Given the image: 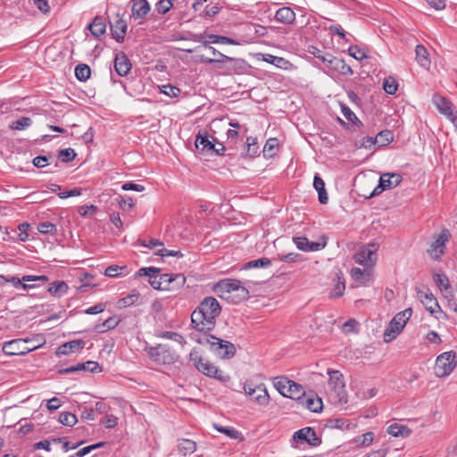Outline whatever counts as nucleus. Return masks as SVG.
Masks as SVG:
<instances>
[{
	"label": "nucleus",
	"mask_w": 457,
	"mask_h": 457,
	"mask_svg": "<svg viewBox=\"0 0 457 457\" xmlns=\"http://www.w3.org/2000/svg\"><path fill=\"white\" fill-rule=\"evenodd\" d=\"M79 371L100 372L102 369L97 361H87L83 363H78Z\"/></svg>",
	"instance_id": "de8ad7c7"
},
{
	"label": "nucleus",
	"mask_w": 457,
	"mask_h": 457,
	"mask_svg": "<svg viewBox=\"0 0 457 457\" xmlns=\"http://www.w3.org/2000/svg\"><path fill=\"white\" fill-rule=\"evenodd\" d=\"M59 421L64 426L73 427L78 422V419L75 414L63 411L60 413Z\"/></svg>",
	"instance_id": "a18cd8bd"
},
{
	"label": "nucleus",
	"mask_w": 457,
	"mask_h": 457,
	"mask_svg": "<svg viewBox=\"0 0 457 457\" xmlns=\"http://www.w3.org/2000/svg\"><path fill=\"white\" fill-rule=\"evenodd\" d=\"M201 345H209L211 350L222 359L232 358L236 353L235 345L212 335H204L196 339Z\"/></svg>",
	"instance_id": "7ed1b4c3"
},
{
	"label": "nucleus",
	"mask_w": 457,
	"mask_h": 457,
	"mask_svg": "<svg viewBox=\"0 0 457 457\" xmlns=\"http://www.w3.org/2000/svg\"><path fill=\"white\" fill-rule=\"evenodd\" d=\"M351 277L353 280L365 283L367 280H369V274L365 272V270L354 267L351 270Z\"/></svg>",
	"instance_id": "864d4df0"
},
{
	"label": "nucleus",
	"mask_w": 457,
	"mask_h": 457,
	"mask_svg": "<svg viewBox=\"0 0 457 457\" xmlns=\"http://www.w3.org/2000/svg\"><path fill=\"white\" fill-rule=\"evenodd\" d=\"M457 365V354L454 351L445 352L436 359L435 374L438 378L449 376Z\"/></svg>",
	"instance_id": "423d86ee"
},
{
	"label": "nucleus",
	"mask_w": 457,
	"mask_h": 457,
	"mask_svg": "<svg viewBox=\"0 0 457 457\" xmlns=\"http://www.w3.org/2000/svg\"><path fill=\"white\" fill-rule=\"evenodd\" d=\"M417 296L425 306L426 310H428L431 314L442 312L436 298L434 296L430 289H417Z\"/></svg>",
	"instance_id": "dca6fc26"
},
{
	"label": "nucleus",
	"mask_w": 457,
	"mask_h": 457,
	"mask_svg": "<svg viewBox=\"0 0 457 457\" xmlns=\"http://www.w3.org/2000/svg\"><path fill=\"white\" fill-rule=\"evenodd\" d=\"M412 311L411 308H407L398 312L390 321L388 327L386 328L383 339L386 343H389L396 338V337L402 332L407 321L411 318Z\"/></svg>",
	"instance_id": "39448f33"
},
{
	"label": "nucleus",
	"mask_w": 457,
	"mask_h": 457,
	"mask_svg": "<svg viewBox=\"0 0 457 457\" xmlns=\"http://www.w3.org/2000/svg\"><path fill=\"white\" fill-rule=\"evenodd\" d=\"M278 148V143L277 138H269L263 147V153L265 155L271 157L275 154Z\"/></svg>",
	"instance_id": "49530a36"
},
{
	"label": "nucleus",
	"mask_w": 457,
	"mask_h": 457,
	"mask_svg": "<svg viewBox=\"0 0 457 457\" xmlns=\"http://www.w3.org/2000/svg\"><path fill=\"white\" fill-rule=\"evenodd\" d=\"M114 69L120 76H126L131 70V62L123 52H120L116 54Z\"/></svg>",
	"instance_id": "5701e85b"
},
{
	"label": "nucleus",
	"mask_w": 457,
	"mask_h": 457,
	"mask_svg": "<svg viewBox=\"0 0 457 457\" xmlns=\"http://www.w3.org/2000/svg\"><path fill=\"white\" fill-rule=\"evenodd\" d=\"M159 337L173 340L175 342H178L181 345L186 344L184 337L177 332L165 331V332L161 333L159 335Z\"/></svg>",
	"instance_id": "4d7b16f0"
},
{
	"label": "nucleus",
	"mask_w": 457,
	"mask_h": 457,
	"mask_svg": "<svg viewBox=\"0 0 457 457\" xmlns=\"http://www.w3.org/2000/svg\"><path fill=\"white\" fill-rule=\"evenodd\" d=\"M313 187L318 192L319 195V201L322 204H326L328 203V197L327 191L325 189V182L324 180L319 176L315 175L313 179Z\"/></svg>",
	"instance_id": "c85d7f7f"
},
{
	"label": "nucleus",
	"mask_w": 457,
	"mask_h": 457,
	"mask_svg": "<svg viewBox=\"0 0 457 457\" xmlns=\"http://www.w3.org/2000/svg\"><path fill=\"white\" fill-rule=\"evenodd\" d=\"M204 37L208 38L209 42H211V43H216V44L220 43V44H228V45H233V46L240 45L239 42H237V40H235L231 37H225V36L207 34Z\"/></svg>",
	"instance_id": "a19ab883"
},
{
	"label": "nucleus",
	"mask_w": 457,
	"mask_h": 457,
	"mask_svg": "<svg viewBox=\"0 0 457 457\" xmlns=\"http://www.w3.org/2000/svg\"><path fill=\"white\" fill-rule=\"evenodd\" d=\"M178 449L183 455H187L196 451V443L191 439H179L178 443Z\"/></svg>",
	"instance_id": "72a5a7b5"
},
{
	"label": "nucleus",
	"mask_w": 457,
	"mask_h": 457,
	"mask_svg": "<svg viewBox=\"0 0 457 457\" xmlns=\"http://www.w3.org/2000/svg\"><path fill=\"white\" fill-rule=\"evenodd\" d=\"M138 299V295H129L118 301L120 307H128L132 305Z\"/></svg>",
	"instance_id": "338daca9"
},
{
	"label": "nucleus",
	"mask_w": 457,
	"mask_h": 457,
	"mask_svg": "<svg viewBox=\"0 0 457 457\" xmlns=\"http://www.w3.org/2000/svg\"><path fill=\"white\" fill-rule=\"evenodd\" d=\"M244 390L245 393L258 404L266 406L269 403L270 395L263 384L253 386L251 382H245Z\"/></svg>",
	"instance_id": "1a4fd4ad"
},
{
	"label": "nucleus",
	"mask_w": 457,
	"mask_h": 457,
	"mask_svg": "<svg viewBox=\"0 0 457 457\" xmlns=\"http://www.w3.org/2000/svg\"><path fill=\"white\" fill-rule=\"evenodd\" d=\"M52 161H54V158L52 156L40 155L35 157L32 161V163L34 166L37 168H44L46 165L51 164Z\"/></svg>",
	"instance_id": "052dcab7"
},
{
	"label": "nucleus",
	"mask_w": 457,
	"mask_h": 457,
	"mask_svg": "<svg viewBox=\"0 0 457 457\" xmlns=\"http://www.w3.org/2000/svg\"><path fill=\"white\" fill-rule=\"evenodd\" d=\"M32 124V120L29 117H21L17 120H13L9 124V128L11 129L15 130H24L30 127Z\"/></svg>",
	"instance_id": "79ce46f5"
},
{
	"label": "nucleus",
	"mask_w": 457,
	"mask_h": 457,
	"mask_svg": "<svg viewBox=\"0 0 457 457\" xmlns=\"http://www.w3.org/2000/svg\"><path fill=\"white\" fill-rule=\"evenodd\" d=\"M327 67L329 70L335 71L337 73L344 76H351L353 74V71L343 59L337 57H329L328 64Z\"/></svg>",
	"instance_id": "4be33fe9"
},
{
	"label": "nucleus",
	"mask_w": 457,
	"mask_h": 457,
	"mask_svg": "<svg viewBox=\"0 0 457 457\" xmlns=\"http://www.w3.org/2000/svg\"><path fill=\"white\" fill-rule=\"evenodd\" d=\"M120 322V320L118 317H116V316L109 317L103 323L97 324L95 327V330L97 333H104L110 329L115 328L119 325Z\"/></svg>",
	"instance_id": "473e14b6"
},
{
	"label": "nucleus",
	"mask_w": 457,
	"mask_h": 457,
	"mask_svg": "<svg viewBox=\"0 0 457 457\" xmlns=\"http://www.w3.org/2000/svg\"><path fill=\"white\" fill-rule=\"evenodd\" d=\"M161 269L154 268V267H145L141 268L137 270V276H147L149 277V284L152 286L153 288L158 289V290H170L173 289L171 287H162L163 282L162 281V278L158 276L160 273Z\"/></svg>",
	"instance_id": "2eb2a0df"
},
{
	"label": "nucleus",
	"mask_w": 457,
	"mask_h": 457,
	"mask_svg": "<svg viewBox=\"0 0 457 457\" xmlns=\"http://www.w3.org/2000/svg\"><path fill=\"white\" fill-rule=\"evenodd\" d=\"M375 137L377 143L379 144L380 146H385L393 141L394 135L391 130L385 129L378 133V135Z\"/></svg>",
	"instance_id": "c03bdc74"
},
{
	"label": "nucleus",
	"mask_w": 457,
	"mask_h": 457,
	"mask_svg": "<svg viewBox=\"0 0 457 457\" xmlns=\"http://www.w3.org/2000/svg\"><path fill=\"white\" fill-rule=\"evenodd\" d=\"M110 24L113 38L117 42H123L128 28L126 21L117 14L115 21H111Z\"/></svg>",
	"instance_id": "aec40b11"
},
{
	"label": "nucleus",
	"mask_w": 457,
	"mask_h": 457,
	"mask_svg": "<svg viewBox=\"0 0 457 457\" xmlns=\"http://www.w3.org/2000/svg\"><path fill=\"white\" fill-rule=\"evenodd\" d=\"M450 237L451 233L447 228H443L438 235L434 237V241L428 249V253L433 260H441V257L445 253L446 243L450 240Z\"/></svg>",
	"instance_id": "6e6552de"
},
{
	"label": "nucleus",
	"mask_w": 457,
	"mask_h": 457,
	"mask_svg": "<svg viewBox=\"0 0 457 457\" xmlns=\"http://www.w3.org/2000/svg\"><path fill=\"white\" fill-rule=\"evenodd\" d=\"M29 228V225L26 222L21 223L18 226V229L20 231L18 237H19L20 241L26 242L29 239V233H28Z\"/></svg>",
	"instance_id": "774afa93"
},
{
	"label": "nucleus",
	"mask_w": 457,
	"mask_h": 457,
	"mask_svg": "<svg viewBox=\"0 0 457 457\" xmlns=\"http://www.w3.org/2000/svg\"><path fill=\"white\" fill-rule=\"evenodd\" d=\"M342 113L343 115L353 124L361 125V121L357 118L355 113L346 105H342Z\"/></svg>",
	"instance_id": "680f3d73"
},
{
	"label": "nucleus",
	"mask_w": 457,
	"mask_h": 457,
	"mask_svg": "<svg viewBox=\"0 0 457 457\" xmlns=\"http://www.w3.org/2000/svg\"><path fill=\"white\" fill-rule=\"evenodd\" d=\"M147 353L151 360L158 364H172L178 359L177 353L168 345L160 344L157 346L150 347Z\"/></svg>",
	"instance_id": "0eeeda50"
},
{
	"label": "nucleus",
	"mask_w": 457,
	"mask_h": 457,
	"mask_svg": "<svg viewBox=\"0 0 457 457\" xmlns=\"http://www.w3.org/2000/svg\"><path fill=\"white\" fill-rule=\"evenodd\" d=\"M214 288L220 295L225 293L239 292L238 295L242 298H247L249 296L248 290L243 287L241 285V281L237 279H222L215 285Z\"/></svg>",
	"instance_id": "9b49d317"
},
{
	"label": "nucleus",
	"mask_w": 457,
	"mask_h": 457,
	"mask_svg": "<svg viewBox=\"0 0 457 457\" xmlns=\"http://www.w3.org/2000/svg\"><path fill=\"white\" fill-rule=\"evenodd\" d=\"M91 75V70L87 64H79L75 68V76L79 81H86Z\"/></svg>",
	"instance_id": "37998d69"
},
{
	"label": "nucleus",
	"mask_w": 457,
	"mask_h": 457,
	"mask_svg": "<svg viewBox=\"0 0 457 457\" xmlns=\"http://www.w3.org/2000/svg\"><path fill=\"white\" fill-rule=\"evenodd\" d=\"M220 8L217 4H207L205 5L201 16L203 17H213L219 13Z\"/></svg>",
	"instance_id": "69168bd1"
},
{
	"label": "nucleus",
	"mask_w": 457,
	"mask_h": 457,
	"mask_svg": "<svg viewBox=\"0 0 457 457\" xmlns=\"http://www.w3.org/2000/svg\"><path fill=\"white\" fill-rule=\"evenodd\" d=\"M209 50L212 51V53L213 54L215 58L208 59V60H206V62L212 63V62H239V60H237L232 57H228V56L216 51V49L212 46L209 47Z\"/></svg>",
	"instance_id": "58836bf2"
},
{
	"label": "nucleus",
	"mask_w": 457,
	"mask_h": 457,
	"mask_svg": "<svg viewBox=\"0 0 457 457\" xmlns=\"http://www.w3.org/2000/svg\"><path fill=\"white\" fill-rule=\"evenodd\" d=\"M348 53L352 57L359 61L369 57L367 52L360 48L358 46H351L348 48Z\"/></svg>",
	"instance_id": "5fc2aeb1"
},
{
	"label": "nucleus",
	"mask_w": 457,
	"mask_h": 457,
	"mask_svg": "<svg viewBox=\"0 0 457 457\" xmlns=\"http://www.w3.org/2000/svg\"><path fill=\"white\" fill-rule=\"evenodd\" d=\"M221 306L212 296L204 297L191 314V322L199 331H211L215 328L216 320L220 315Z\"/></svg>",
	"instance_id": "f257e3e1"
},
{
	"label": "nucleus",
	"mask_w": 457,
	"mask_h": 457,
	"mask_svg": "<svg viewBox=\"0 0 457 457\" xmlns=\"http://www.w3.org/2000/svg\"><path fill=\"white\" fill-rule=\"evenodd\" d=\"M309 53L312 54L315 58L320 60L326 65L328 64L329 57H334L330 54L324 53L315 46H312L309 50Z\"/></svg>",
	"instance_id": "09e8293b"
},
{
	"label": "nucleus",
	"mask_w": 457,
	"mask_h": 457,
	"mask_svg": "<svg viewBox=\"0 0 457 457\" xmlns=\"http://www.w3.org/2000/svg\"><path fill=\"white\" fill-rule=\"evenodd\" d=\"M378 245L376 244H369L361 247L354 255L356 263L364 267H372L377 261Z\"/></svg>",
	"instance_id": "9d476101"
},
{
	"label": "nucleus",
	"mask_w": 457,
	"mask_h": 457,
	"mask_svg": "<svg viewBox=\"0 0 457 457\" xmlns=\"http://www.w3.org/2000/svg\"><path fill=\"white\" fill-rule=\"evenodd\" d=\"M173 0H159L155 5V9L160 14H165L173 6Z\"/></svg>",
	"instance_id": "13d9d810"
},
{
	"label": "nucleus",
	"mask_w": 457,
	"mask_h": 457,
	"mask_svg": "<svg viewBox=\"0 0 457 457\" xmlns=\"http://www.w3.org/2000/svg\"><path fill=\"white\" fill-rule=\"evenodd\" d=\"M294 440L300 444H308L312 446H318L321 444V439L316 435L312 428L306 427L294 433Z\"/></svg>",
	"instance_id": "f3484780"
},
{
	"label": "nucleus",
	"mask_w": 457,
	"mask_h": 457,
	"mask_svg": "<svg viewBox=\"0 0 457 457\" xmlns=\"http://www.w3.org/2000/svg\"><path fill=\"white\" fill-rule=\"evenodd\" d=\"M328 426L330 428H339V429H345L349 428L351 426V423L348 420H345L344 419H336L331 420L328 421Z\"/></svg>",
	"instance_id": "0e129e2a"
},
{
	"label": "nucleus",
	"mask_w": 457,
	"mask_h": 457,
	"mask_svg": "<svg viewBox=\"0 0 457 457\" xmlns=\"http://www.w3.org/2000/svg\"><path fill=\"white\" fill-rule=\"evenodd\" d=\"M85 341L82 339L72 340L62 345L58 350L57 354L68 355L72 353L78 352L85 347Z\"/></svg>",
	"instance_id": "393cba45"
},
{
	"label": "nucleus",
	"mask_w": 457,
	"mask_h": 457,
	"mask_svg": "<svg viewBox=\"0 0 457 457\" xmlns=\"http://www.w3.org/2000/svg\"><path fill=\"white\" fill-rule=\"evenodd\" d=\"M76 153L74 149L72 148H65L58 153V159L61 160L62 162H69L75 159Z\"/></svg>",
	"instance_id": "6e6d98bb"
},
{
	"label": "nucleus",
	"mask_w": 457,
	"mask_h": 457,
	"mask_svg": "<svg viewBox=\"0 0 457 457\" xmlns=\"http://www.w3.org/2000/svg\"><path fill=\"white\" fill-rule=\"evenodd\" d=\"M28 342H29V339H13L5 342L3 345V352L7 355H24L27 353L37 348V346H24V344Z\"/></svg>",
	"instance_id": "4468645a"
},
{
	"label": "nucleus",
	"mask_w": 457,
	"mask_h": 457,
	"mask_svg": "<svg viewBox=\"0 0 457 457\" xmlns=\"http://www.w3.org/2000/svg\"><path fill=\"white\" fill-rule=\"evenodd\" d=\"M434 280L437 287L440 289L441 292H445V297H448V294L452 296L451 289V284L449 281V278L445 274H436L434 276Z\"/></svg>",
	"instance_id": "7c9ffc66"
},
{
	"label": "nucleus",
	"mask_w": 457,
	"mask_h": 457,
	"mask_svg": "<svg viewBox=\"0 0 457 457\" xmlns=\"http://www.w3.org/2000/svg\"><path fill=\"white\" fill-rule=\"evenodd\" d=\"M337 277V283L334 285V287L331 291V295L335 297H340L344 295L345 289V279L343 278V273L342 271H338L336 274Z\"/></svg>",
	"instance_id": "e433bc0d"
},
{
	"label": "nucleus",
	"mask_w": 457,
	"mask_h": 457,
	"mask_svg": "<svg viewBox=\"0 0 457 457\" xmlns=\"http://www.w3.org/2000/svg\"><path fill=\"white\" fill-rule=\"evenodd\" d=\"M189 360L192 361L193 365L195 369L203 373L204 375L216 378L221 382H227L229 379V377L223 373L220 370H219L216 366H214L208 360L203 358L200 353L194 348L189 353Z\"/></svg>",
	"instance_id": "f03ea898"
},
{
	"label": "nucleus",
	"mask_w": 457,
	"mask_h": 457,
	"mask_svg": "<svg viewBox=\"0 0 457 457\" xmlns=\"http://www.w3.org/2000/svg\"><path fill=\"white\" fill-rule=\"evenodd\" d=\"M433 103L437 110L457 127V112L454 111L453 104L445 97L437 94L433 96Z\"/></svg>",
	"instance_id": "f8f14e48"
},
{
	"label": "nucleus",
	"mask_w": 457,
	"mask_h": 457,
	"mask_svg": "<svg viewBox=\"0 0 457 457\" xmlns=\"http://www.w3.org/2000/svg\"><path fill=\"white\" fill-rule=\"evenodd\" d=\"M271 266V261L270 259L267 257L259 258L256 260H253L250 262H247L244 268L245 270L253 269V268H268Z\"/></svg>",
	"instance_id": "ea45409f"
},
{
	"label": "nucleus",
	"mask_w": 457,
	"mask_h": 457,
	"mask_svg": "<svg viewBox=\"0 0 457 457\" xmlns=\"http://www.w3.org/2000/svg\"><path fill=\"white\" fill-rule=\"evenodd\" d=\"M329 385L335 390L338 391V395L340 394V390H342L345 387L343 375L338 370L329 372Z\"/></svg>",
	"instance_id": "c9c22d12"
},
{
	"label": "nucleus",
	"mask_w": 457,
	"mask_h": 457,
	"mask_svg": "<svg viewBox=\"0 0 457 457\" xmlns=\"http://www.w3.org/2000/svg\"><path fill=\"white\" fill-rule=\"evenodd\" d=\"M37 230L41 234L54 235L57 232L56 226L49 221H44L37 225Z\"/></svg>",
	"instance_id": "3c124183"
},
{
	"label": "nucleus",
	"mask_w": 457,
	"mask_h": 457,
	"mask_svg": "<svg viewBox=\"0 0 457 457\" xmlns=\"http://www.w3.org/2000/svg\"><path fill=\"white\" fill-rule=\"evenodd\" d=\"M301 403L305 406L308 410L313 412H319L322 410L323 404L322 401L320 397H308V398H302Z\"/></svg>",
	"instance_id": "f704fd0d"
},
{
	"label": "nucleus",
	"mask_w": 457,
	"mask_h": 457,
	"mask_svg": "<svg viewBox=\"0 0 457 457\" xmlns=\"http://www.w3.org/2000/svg\"><path fill=\"white\" fill-rule=\"evenodd\" d=\"M213 428L218 432L225 434L229 438L237 439L239 441H243L244 440L243 435L238 430L234 428L233 427H223V426H221L220 424L214 423L213 424Z\"/></svg>",
	"instance_id": "2f4dec72"
},
{
	"label": "nucleus",
	"mask_w": 457,
	"mask_h": 457,
	"mask_svg": "<svg viewBox=\"0 0 457 457\" xmlns=\"http://www.w3.org/2000/svg\"><path fill=\"white\" fill-rule=\"evenodd\" d=\"M403 180V177L400 173H384L380 176L379 184L370 196L377 195L384 190L391 189L397 187Z\"/></svg>",
	"instance_id": "ddd939ff"
},
{
	"label": "nucleus",
	"mask_w": 457,
	"mask_h": 457,
	"mask_svg": "<svg viewBox=\"0 0 457 457\" xmlns=\"http://www.w3.org/2000/svg\"><path fill=\"white\" fill-rule=\"evenodd\" d=\"M68 291V285L64 281H54L49 285L48 292L53 295H62Z\"/></svg>",
	"instance_id": "4c0bfd02"
},
{
	"label": "nucleus",
	"mask_w": 457,
	"mask_h": 457,
	"mask_svg": "<svg viewBox=\"0 0 457 457\" xmlns=\"http://www.w3.org/2000/svg\"><path fill=\"white\" fill-rule=\"evenodd\" d=\"M279 260L286 262H298L303 261V256L297 253H289L278 256Z\"/></svg>",
	"instance_id": "e2e57ef3"
},
{
	"label": "nucleus",
	"mask_w": 457,
	"mask_h": 457,
	"mask_svg": "<svg viewBox=\"0 0 457 457\" xmlns=\"http://www.w3.org/2000/svg\"><path fill=\"white\" fill-rule=\"evenodd\" d=\"M415 53L418 63L425 69H429L430 59L427 48L421 45H418Z\"/></svg>",
	"instance_id": "c756f323"
},
{
	"label": "nucleus",
	"mask_w": 457,
	"mask_h": 457,
	"mask_svg": "<svg viewBox=\"0 0 457 457\" xmlns=\"http://www.w3.org/2000/svg\"><path fill=\"white\" fill-rule=\"evenodd\" d=\"M384 90L389 95H395L398 88V84L394 79H386L383 83Z\"/></svg>",
	"instance_id": "bf43d9fd"
},
{
	"label": "nucleus",
	"mask_w": 457,
	"mask_h": 457,
	"mask_svg": "<svg viewBox=\"0 0 457 457\" xmlns=\"http://www.w3.org/2000/svg\"><path fill=\"white\" fill-rule=\"evenodd\" d=\"M195 148L200 154L213 155L214 143L210 140L209 136L205 133H199L195 142Z\"/></svg>",
	"instance_id": "412c9836"
},
{
	"label": "nucleus",
	"mask_w": 457,
	"mask_h": 457,
	"mask_svg": "<svg viewBox=\"0 0 457 457\" xmlns=\"http://www.w3.org/2000/svg\"><path fill=\"white\" fill-rule=\"evenodd\" d=\"M411 432V429L407 426L398 423H394L387 428V433L395 437H408Z\"/></svg>",
	"instance_id": "cd10ccee"
},
{
	"label": "nucleus",
	"mask_w": 457,
	"mask_h": 457,
	"mask_svg": "<svg viewBox=\"0 0 457 457\" xmlns=\"http://www.w3.org/2000/svg\"><path fill=\"white\" fill-rule=\"evenodd\" d=\"M263 60L266 62L273 64L278 68H283L288 63V62L286 59L272 54H265Z\"/></svg>",
	"instance_id": "603ef678"
},
{
	"label": "nucleus",
	"mask_w": 457,
	"mask_h": 457,
	"mask_svg": "<svg viewBox=\"0 0 457 457\" xmlns=\"http://www.w3.org/2000/svg\"><path fill=\"white\" fill-rule=\"evenodd\" d=\"M131 15L135 20L145 19L149 13L151 7L146 0H131Z\"/></svg>",
	"instance_id": "6ab92c4d"
},
{
	"label": "nucleus",
	"mask_w": 457,
	"mask_h": 457,
	"mask_svg": "<svg viewBox=\"0 0 457 457\" xmlns=\"http://www.w3.org/2000/svg\"><path fill=\"white\" fill-rule=\"evenodd\" d=\"M88 29L94 37H101L105 33L106 30L104 19L101 16L95 17L93 21L88 25Z\"/></svg>",
	"instance_id": "bb28decb"
},
{
	"label": "nucleus",
	"mask_w": 457,
	"mask_h": 457,
	"mask_svg": "<svg viewBox=\"0 0 457 457\" xmlns=\"http://www.w3.org/2000/svg\"><path fill=\"white\" fill-rule=\"evenodd\" d=\"M320 242H311L305 237H294L293 242L296 247L303 252H317L323 249L327 245V239L321 238Z\"/></svg>",
	"instance_id": "a211bd4d"
},
{
	"label": "nucleus",
	"mask_w": 457,
	"mask_h": 457,
	"mask_svg": "<svg viewBox=\"0 0 457 457\" xmlns=\"http://www.w3.org/2000/svg\"><path fill=\"white\" fill-rule=\"evenodd\" d=\"M275 20L283 24H293L295 21V13L290 7H281L275 14Z\"/></svg>",
	"instance_id": "a878e982"
},
{
	"label": "nucleus",
	"mask_w": 457,
	"mask_h": 457,
	"mask_svg": "<svg viewBox=\"0 0 457 457\" xmlns=\"http://www.w3.org/2000/svg\"><path fill=\"white\" fill-rule=\"evenodd\" d=\"M273 385L279 394L285 397L301 401L305 395V391L302 385L290 380L285 376L274 378Z\"/></svg>",
	"instance_id": "20e7f679"
},
{
	"label": "nucleus",
	"mask_w": 457,
	"mask_h": 457,
	"mask_svg": "<svg viewBox=\"0 0 457 457\" xmlns=\"http://www.w3.org/2000/svg\"><path fill=\"white\" fill-rule=\"evenodd\" d=\"M163 282L162 287H171L174 288H179L184 286L186 283V278L183 274H162L159 276Z\"/></svg>",
	"instance_id": "b1692460"
},
{
	"label": "nucleus",
	"mask_w": 457,
	"mask_h": 457,
	"mask_svg": "<svg viewBox=\"0 0 457 457\" xmlns=\"http://www.w3.org/2000/svg\"><path fill=\"white\" fill-rule=\"evenodd\" d=\"M246 145H247V149H246L245 155L249 156L251 158L256 156L258 154V150H259V146L257 145L256 139L252 137H248L246 138Z\"/></svg>",
	"instance_id": "8fccbe9b"
}]
</instances>
